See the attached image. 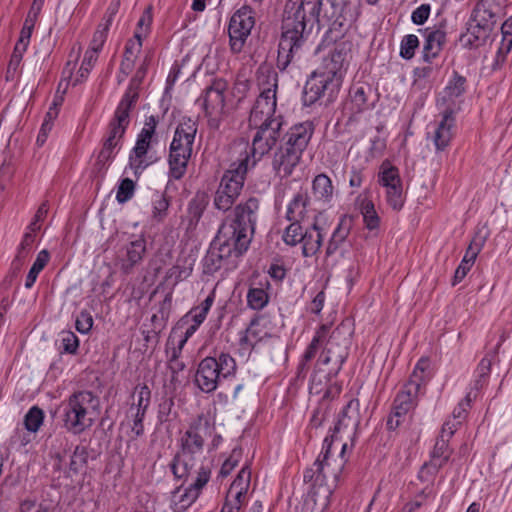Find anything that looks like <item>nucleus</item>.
I'll return each instance as SVG.
<instances>
[{
	"mask_svg": "<svg viewBox=\"0 0 512 512\" xmlns=\"http://www.w3.org/2000/svg\"><path fill=\"white\" fill-rule=\"evenodd\" d=\"M328 7L327 0L286 2L277 55V68L280 71L301 61L309 48L315 22L320 26V14Z\"/></svg>",
	"mask_w": 512,
	"mask_h": 512,
	"instance_id": "nucleus-1",
	"label": "nucleus"
},
{
	"mask_svg": "<svg viewBox=\"0 0 512 512\" xmlns=\"http://www.w3.org/2000/svg\"><path fill=\"white\" fill-rule=\"evenodd\" d=\"M215 431L209 416L201 413L193 418L187 430L179 439V450L175 454L170 468L177 479L186 480L203 453L205 439Z\"/></svg>",
	"mask_w": 512,
	"mask_h": 512,
	"instance_id": "nucleus-2",
	"label": "nucleus"
},
{
	"mask_svg": "<svg viewBox=\"0 0 512 512\" xmlns=\"http://www.w3.org/2000/svg\"><path fill=\"white\" fill-rule=\"evenodd\" d=\"M315 132V124L311 120L295 123L282 133L279 145L276 147L271 166L280 178L292 175L300 164L304 151L307 149Z\"/></svg>",
	"mask_w": 512,
	"mask_h": 512,
	"instance_id": "nucleus-3",
	"label": "nucleus"
},
{
	"mask_svg": "<svg viewBox=\"0 0 512 512\" xmlns=\"http://www.w3.org/2000/svg\"><path fill=\"white\" fill-rule=\"evenodd\" d=\"M353 332L351 323L343 321L326 337L311 376L312 384H321L322 377L328 382L338 376L348 358Z\"/></svg>",
	"mask_w": 512,
	"mask_h": 512,
	"instance_id": "nucleus-4",
	"label": "nucleus"
},
{
	"mask_svg": "<svg viewBox=\"0 0 512 512\" xmlns=\"http://www.w3.org/2000/svg\"><path fill=\"white\" fill-rule=\"evenodd\" d=\"M98 405L99 400L91 391L72 393L60 406L63 426L73 434H81L93 425L92 414Z\"/></svg>",
	"mask_w": 512,
	"mask_h": 512,
	"instance_id": "nucleus-5",
	"label": "nucleus"
},
{
	"mask_svg": "<svg viewBox=\"0 0 512 512\" xmlns=\"http://www.w3.org/2000/svg\"><path fill=\"white\" fill-rule=\"evenodd\" d=\"M237 372L236 360L227 352H214L206 356L197 366L195 385L206 394L213 393L222 380L234 377Z\"/></svg>",
	"mask_w": 512,
	"mask_h": 512,
	"instance_id": "nucleus-6",
	"label": "nucleus"
},
{
	"mask_svg": "<svg viewBox=\"0 0 512 512\" xmlns=\"http://www.w3.org/2000/svg\"><path fill=\"white\" fill-rule=\"evenodd\" d=\"M284 123L283 116L277 115L276 119L249 124L250 128L256 129V133L251 146L247 142L242 144L243 149L239 152V157L244 158L247 155L249 164L255 167L265 155L279 145Z\"/></svg>",
	"mask_w": 512,
	"mask_h": 512,
	"instance_id": "nucleus-7",
	"label": "nucleus"
},
{
	"mask_svg": "<svg viewBox=\"0 0 512 512\" xmlns=\"http://www.w3.org/2000/svg\"><path fill=\"white\" fill-rule=\"evenodd\" d=\"M254 168L249 164L247 155L233 161L229 168L223 173L220 183L214 195L213 204L217 210L226 212L235 204L241 194L250 169Z\"/></svg>",
	"mask_w": 512,
	"mask_h": 512,
	"instance_id": "nucleus-8",
	"label": "nucleus"
},
{
	"mask_svg": "<svg viewBox=\"0 0 512 512\" xmlns=\"http://www.w3.org/2000/svg\"><path fill=\"white\" fill-rule=\"evenodd\" d=\"M197 127L192 121L180 123L169 147V178L180 180L186 174Z\"/></svg>",
	"mask_w": 512,
	"mask_h": 512,
	"instance_id": "nucleus-9",
	"label": "nucleus"
},
{
	"mask_svg": "<svg viewBox=\"0 0 512 512\" xmlns=\"http://www.w3.org/2000/svg\"><path fill=\"white\" fill-rule=\"evenodd\" d=\"M129 104L119 103L116 107L113 117L108 123L106 133L102 139V148L98 153L95 168L100 172L107 169V163L111 161L114 156V150L120 149L122 141L131 122V109H128Z\"/></svg>",
	"mask_w": 512,
	"mask_h": 512,
	"instance_id": "nucleus-10",
	"label": "nucleus"
},
{
	"mask_svg": "<svg viewBox=\"0 0 512 512\" xmlns=\"http://www.w3.org/2000/svg\"><path fill=\"white\" fill-rule=\"evenodd\" d=\"M331 447L332 440H329V438L326 437L323 441V447L320 455L313 463L312 467L307 468L304 471L303 479L305 483H310L312 486H322L326 484L328 478H333L335 483L340 480L347 461L344 457L347 443L342 444L339 459H334L333 463L330 461Z\"/></svg>",
	"mask_w": 512,
	"mask_h": 512,
	"instance_id": "nucleus-11",
	"label": "nucleus"
},
{
	"mask_svg": "<svg viewBox=\"0 0 512 512\" xmlns=\"http://www.w3.org/2000/svg\"><path fill=\"white\" fill-rule=\"evenodd\" d=\"M343 79L329 71L317 68L307 79L304 86L303 103L312 106L317 102L330 104L337 97Z\"/></svg>",
	"mask_w": 512,
	"mask_h": 512,
	"instance_id": "nucleus-12",
	"label": "nucleus"
},
{
	"mask_svg": "<svg viewBox=\"0 0 512 512\" xmlns=\"http://www.w3.org/2000/svg\"><path fill=\"white\" fill-rule=\"evenodd\" d=\"M254 25L255 12L250 6L244 5L234 12L228 25L231 53L239 54L243 51Z\"/></svg>",
	"mask_w": 512,
	"mask_h": 512,
	"instance_id": "nucleus-13",
	"label": "nucleus"
},
{
	"mask_svg": "<svg viewBox=\"0 0 512 512\" xmlns=\"http://www.w3.org/2000/svg\"><path fill=\"white\" fill-rule=\"evenodd\" d=\"M260 211V200L255 196H251L245 201L237 204L231 216H227L223 221L230 224L237 230L254 236L255 227Z\"/></svg>",
	"mask_w": 512,
	"mask_h": 512,
	"instance_id": "nucleus-14",
	"label": "nucleus"
},
{
	"mask_svg": "<svg viewBox=\"0 0 512 512\" xmlns=\"http://www.w3.org/2000/svg\"><path fill=\"white\" fill-rule=\"evenodd\" d=\"M239 261L231 250L212 240L201 261L202 271L205 275H214L220 269L231 271L237 268Z\"/></svg>",
	"mask_w": 512,
	"mask_h": 512,
	"instance_id": "nucleus-15",
	"label": "nucleus"
},
{
	"mask_svg": "<svg viewBox=\"0 0 512 512\" xmlns=\"http://www.w3.org/2000/svg\"><path fill=\"white\" fill-rule=\"evenodd\" d=\"M252 238L250 234L242 232L241 229L237 230L230 222L223 221L213 240L231 250L232 254L240 260L247 252Z\"/></svg>",
	"mask_w": 512,
	"mask_h": 512,
	"instance_id": "nucleus-16",
	"label": "nucleus"
},
{
	"mask_svg": "<svg viewBox=\"0 0 512 512\" xmlns=\"http://www.w3.org/2000/svg\"><path fill=\"white\" fill-rule=\"evenodd\" d=\"M361 422L360 403L356 398L348 400L346 405L340 411L337 421L332 429V434L327 436L329 440H334L339 433H344L348 438H353Z\"/></svg>",
	"mask_w": 512,
	"mask_h": 512,
	"instance_id": "nucleus-17",
	"label": "nucleus"
},
{
	"mask_svg": "<svg viewBox=\"0 0 512 512\" xmlns=\"http://www.w3.org/2000/svg\"><path fill=\"white\" fill-rule=\"evenodd\" d=\"M377 100L378 95L369 83L356 82L349 89L347 107L353 114H361L373 109Z\"/></svg>",
	"mask_w": 512,
	"mask_h": 512,
	"instance_id": "nucleus-18",
	"label": "nucleus"
},
{
	"mask_svg": "<svg viewBox=\"0 0 512 512\" xmlns=\"http://www.w3.org/2000/svg\"><path fill=\"white\" fill-rule=\"evenodd\" d=\"M228 88V83L222 79H214L205 91L204 95L198 99L202 101L205 114L222 115L225 108L224 93Z\"/></svg>",
	"mask_w": 512,
	"mask_h": 512,
	"instance_id": "nucleus-19",
	"label": "nucleus"
},
{
	"mask_svg": "<svg viewBox=\"0 0 512 512\" xmlns=\"http://www.w3.org/2000/svg\"><path fill=\"white\" fill-rule=\"evenodd\" d=\"M453 449L449 447L448 439L438 436L433 450L431 451L430 460L425 462L420 470V479H424V474L434 476L448 462Z\"/></svg>",
	"mask_w": 512,
	"mask_h": 512,
	"instance_id": "nucleus-20",
	"label": "nucleus"
},
{
	"mask_svg": "<svg viewBox=\"0 0 512 512\" xmlns=\"http://www.w3.org/2000/svg\"><path fill=\"white\" fill-rule=\"evenodd\" d=\"M354 226V217L349 214H344L340 217L337 226L335 227L330 239L325 248V257L329 258L340 252L344 254V246L348 236Z\"/></svg>",
	"mask_w": 512,
	"mask_h": 512,
	"instance_id": "nucleus-21",
	"label": "nucleus"
},
{
	"mask_svg": "<svg viewBox=\"0 0 512 512\" xmlns=\"http://www.w3.org/2000/svg\"><path fill=\"white\" fill-rule=\"evenodd\" d=\"M352 43L350 41H342L334 46L333 50L325 57L318 67L322 70L329 71L343 79L345 66L347 65V57L351 52Z\"/></svg>",
	"mask_w": 512,
	"mask_h": 512,
	"instance_id": "nucleus-22",
	"label": "nucleus"
},
{
	"mask_svg": "<svg viewBox=\"0 0 512 512\" xmlns=\"http://www.w3.org/2000/svg\"><path fill=\"white\" fill-rule=\"evenodd\" d=\"M455 113L456 109L451 106H446L441 113L442 119L438 123L432 138L437 151H444L453 138V129L456 123Z\"/></svg>",
	"mask_w": 512,
	"mask_h": 512,
	"instance_id": "nucleus-23",
	"label": "nucleus"
},
{
	"mask_svg": "<svg viewBox=\"0 0 512 512\" xmlns=\"http://www.w3.org/2000/svg\"><path fill=\"white\" fill-rule=\"evenodd\" d=\"M340 392L341 386L336 384L326 389L317 406L312 411L309 422L310 428L318 429L322 426L324 421L331 415L333 411V399L338 397Z\"/></svg>",
	"mask_w": 512,
	"mask_h": 512,
	"instance_id": "nucleus-24",
	"label": "nucleus"
},
{
	"mask_svg": "<svg viewBox=\"0 0 512 512\" xmlns=\"http://www.w3.org/2000/svg\"><path fill=\"white\" fill-rule=\"evenodd\" d=\"M425 43L422 51V59L426 63H431L436 59L444 48L446 43V30L445 25L440 24L433 29H425Z\"/></svg>",
	"mask_w": 512,
	"mask_h": 512,
	"instance_id": "nucleus-25",
	"label": "nucleus"
},
{
	"mask_svg": "<svg viewBox=\"0 0 512 512\" xmlns=\"http://www.w3.org/2000/svg\"><path fill=\"white\" fill-rule=\"evenodd\" d=\"M492 30L489 24L473 21L470 18L467 31L460 35L459 41L465 48H477L486 42Z\"/></svg>",
	"mask_w": 512,
	"mask_h": 512,
	"instance_id": "nucleus-26",
	"label": "nucleus"
},
{
	"mask_svg": "<svg viewBox=\"0 0 512 512\" xmlns=\"http://www.w3.org/2000/svg\"><path fill=\"white\" fill-rule=\"evenodd\" d=\"M215 294L211 292L205 300H203L200 305L192 308L187 314L181 317L176 325L173 327L172 332L170 334V339L173 338L179 330H182L185 326H187L191 322H195L198 324H202L206 319V316L214 302Z\"/></svg>",
	"mask_w": 512,
	"mask_h": 512,
	"instance_id": "nucleus-27",
	"label": "nucleus"
},
{
	"mask_svg": "<svg viewBox=\"0 0 512 512\" xmlns=\"http://www.w3.org/2000/svg\"><path fill=\"white\" fill-rule=\"evenodd\" d=\"M215 294L211 292L205 300H203L200 305L192 308L187 314L181 317L176 325L173 327L172 332L170 334V339L173 338L179 330H182L185 326H187L191 322H195L198 324H202L206 319V316L214 302Z\"/></svg>",
	"mask_w": 512,
	"mask_h": 512,
	"instance_id": "nucleus-28",
	"label": "nucleus"
},
{
	"mask_svg": "<svg viewBox=\"0 0 512 512\" xmlns=\"http://www.w3.org/2000/svg\"><path fill=\"white\" fill-rule=\"evenodd\" d=\"M276 105V96H269L260 93L251 109L248 119L249 124H257V122L260 121L265 122V120L269 121L270 119H276Z\"/></svg>",
	"mask_w": 512,
	"mask_h": 512,
	"instance_id": "nucleus-29",
	"label": "nucleus"
},
{
	"mask_svg": "<svg viewBox=\"0 0 512 512\" xmlns=\"http://www.w3.org/2000/svg\"><path fill=\"white\" fill-rule=\"evenodd\" d=\"M151 143L149 140L137 137L136 144L129 154V166L137 177L154 162L153 160H147Z\"/></svg>",
	"mask_w": 512,
	"mask_h": 512,
	"instance_id": "nucleus-30",
	"label": "nucleus"
},
{
	"mask_svg": "<svg viewBox=\"0 0 512 512\" xmlns=\"http://www.w3.org/2000/svg\"><path fill=\"white\" fill-rule=\"evenodd\" d=\"M211 470L208 467L201 466L197 472V477L191 483L179 498V504L182 509L191 506L199 497L201 489L208 483Z\"/></svg>",
	"mask_w": 512,
	"mask_h": 512,
	"instance_id": "nucleus-31",
	"label": "nucleus"
},
{
	"mask_svg": "<svg viewBox=\"0 0 512 512\" xmlns=\"http://www.w3.org/2000/svg\"><path fill=\"white\" fill-rule=\"evenodd\" d=\"M300 244L302 245L301 249L304 257L315 256L320 251L323 244V234L321 227L316 221L305 227Z\"/></svg>",
	"mask_w": 512,
	"mask_h": 512,
	"instance_id": "nucleus-32",
	"label": "nucleus"
},
{
	"mask_svg": "<svg viewBox=\"0 0 512 512\" xmlns=\"http://www.w3.org/2000/svg\"><path fill=\"white\" fill-rule=\"evenodd\" d=\"M256 80L261 94L276 96L278 88V74L272 65L262 63L256 71Z\"/></svg>",
	"mask_w": 512,
	"mask_h": 512,
	"instance_id": "nucleus-33",
	"label": "nucleus"
},
{
	"mask_svg": "<svg viewBox=\"0 0 512 512\" xmlns=\"http://www.w3.org/2000/svg\"><path fill=\"white\" fill-rule=\"evenodd\" d=\"M499 10L496 0H479L471 13V20L487 23L493 29Z\"/></svg>",
	"mask_w": 512,
	"mask_h": 512,
	"instance_id": "nucleus-34",
	"label": "nucleus"
},
{
	"mask_svg": "<svg viewBox=\"0 0 512 512\" xmlns=\"http://www.w3.org/2000/svg\"><path fill=\"white\" fill-rule=\"evenodd\" d=\"M467 79L465 76L453 71L452 77L449 79L446 87L443 90V97L441 101L447 103L446 106L456 108L455 99L463 96L466 92Z\"/></svg>",
	"mask_w": 512,
	"mask_h": 512,
	"instance_id": "nucleus-35",
	"label": "nucleus"
},
{
	"mask_svg": "<svg viewBox=\"0 0 512 512\" xmlns=\"http://www.w3.org/2000/svg\"><path fill=\"white\" fill-rule=\"evenodd\" d=\"M252 284L247 293V305L253 310L260 311L265 308L269 302L267 290L270 288V282L267 277L260 279L258 283Z\"/></svg>",
	"mask_w": 512,
	"mask_h": 512,
	"instance_id": "nucleus-36",
	"label": "nucleus"
},
{
	"mask_svg": "<svg viewBox=\"0 0 512 512\" xmlns=\"http://www.w3.org/2000/svg\"><path fill=\"white\" fill-rule=\"evenodd\" d=\"M147 61L145 58L135 75L130 80L129 86L119 103L129 104L128 109L133 110L139 99V88L147 72Z\"/></svg>",
	"mask_w": 512,
	"mask_h": 512,
	"instance_id": "nucleus-37",
	"label": "nucleus"
},
{
	"mask_svg": "<svg viewBox=\"0 0 512 512\" xmlns=\"http://www.w3.org/2000/svg\"><path fill=\"white\" fill-rule=\"evenodd\" d=\"M146 252V240L143 236H139L137 239L131 241L126 247V261L122 264V271L125 274H129L132 268L139 264Z\"/></svg>",
	"mask_w": 512,
	"mask_h": 512,
	"instance_id": "nucleus-38",
	"label": "nucleus"
},
{
	"mask_svg": "<svg viewBox=\"0 0 512 512\" xmlns=\"http://www.w3.org/2000/svg\"><path fill=\"white\" fill-rule=\"evenodd\" d=\"M207 204L208 202L205 196H196L189 201L186 215V230L188 232H192L196 229L207 207Z\"/></svg>",
	"mask_w": 512,
	"mask_h": 512,
	"instance_id": "nucleus-39",
	"label": "nucleus"
},
{
	"mask_svg": "<svg viewBox=\"0 0 512 512\" xmlns=\"http://www.w3.org/2000/svg\"><path fill=\"white\" fill-rule=\"evenodd\" d=\"M417 395L418 393L402 387L393 401L392 410L395 411V416L406 417L408 412L415 407Z\"/></svg>",
	"mask_w": 512,
	"mask_h": 512,
	"instance_id": "nucleus-40",
	"label": "nucleus"
},
{
	"mask_svg": "<svg viewBox=\"0 0 512 512\" xmlns=\"http://www.w3.org/2000/svg\"><path fill=\"white\" fill-rule=\"evenodd\" d=\"M308 203V195L303 192H298L287 207L286 219L289 221H303L306 216Z\"/></svg>",
	"mask_w": 512,
	"mask_h": 512,
	"instance_id": "nucleus-41",
	"label": "nucleus"
},
{
	"mask_svg": "<svg viewBox=\"0 0 512 512\" xmlns=\"http://www.w3.org/2000/svg\"><path fill=\"white\" fill-rule=\"evenodd\" d=\"M312 191L317 199L330 202L334 194L332 180L324 173L316 175L312 181Z\"/></svg>",
	"mask_w": 512,
	"mask_h": 512,
	"instance_id": "nucleus-42",
	"label": "nucleus"
},
{
	"mask_svg": "<svg viewBox=\"0 0 512 512\" xmlns=\"http://www.w3.org/2000/svg\"><path fill=\"white\" fill-rule=\"evenodd\" d=\"M378 176L379 183L385 188L402 185L399 169L396 166H393L387 159L380 165Z\"/></svg>",
	"mask_w": 512,
	"mask_h": 512,
	"instance_id": "nucleus-43",
	"label": "nucleus"
},
{
	"mask_svg": "<svg viewBox=\"0 0 512 512\" xmlns=\"http://www.w3.org/2000/svg\"><path fill=\"white\" fill-rule=\"evenodd\" d=\"M142 43L136 42L134 39H129L125 45L123 59L120 64V72L124 76H128L132 71L136 59V55L140 52Z\"/></svg>",
	"mask_w": 512,
	"mask_h": 512,
	"instance_id": "nucleus-44",
	"label": "nucleus"
},
{
	"mask_svg": "<svg viewBox=\"0 0 512 512\" xmlns=\"http://www.w3.org/2000/svg\"><path fill=\"white\" fill-rule=\"evenodd\" d=\"M259 325V317L251 319L248 327L241 333L239 345L243 350H252L261 339L260 331L256 328Z\"/></svg>",
	"mask_w": 512,
	"mask_h": 512,
	"instance_id": "nucleus-45",
	"label": "nucleus"
},
{
	"mask_svg": "<svg viewBox=\"0 0 512 512\" xmlns=\"http://www.w3.org/2000/svg\"><path fill=\"white\" fill-rule=\"evenodd\" d=\"M329 330L330 326L326 324L321 325L317 329L314 337L312 338L310 344L307 346L302 356L303 360L310 362L312 359L315 358L319 349L323 346V343L326 340V336H328Z\"/></svg>",
	"mask_w": 512,
	"mask_h": 512,
	"instance_id": "nucleus-46",
	"label": "nucleus"
},
{
	"mask_svg": "<svg viewBox=\"0 0 512 512\" xmlns=\"http://www.w3.org/2000/svg\"><path fill=\"white\" fill-rule=\"evenodd\" d=\"M171 198L165 193L155 192L152 201V219L157 223H162L167 215Z\"/></svg>",
	"mask_w": 512,
	"mask_h": 512,
	"instance_id": "nucleus-47",
	"label": "nucleus"
},
{
	"mask_svg": "<svg viewBox=\"0 0 512 512\" xmlns=\"http://www.w3.org/2000/svg\"><path fill=\"white\" fill-rule=\"evenodd\" d=\"M502 39L497 50V60L504 61L512 49V15L501 26Z\"/></svg>",
	"mask_w": 512,
	"mask_h": 512,
	"instance_id": "nucleus-48",
	"label": "nucleus"
},
{
	"mask_svg": "<svg viewBox=\"0 0 512 512\" xmlns=\"http://www.w3.org/2000/svg\"><path fill=\"white\" fill-rule=\"evenodd\" d=\"M44 2L45 0H33L30 10L24 21L22 30L20 32V35L23 36V38H31L35 23L38 19L39 14L41 13Z\"/></svg>",
	"mask_w": 512,
	"mask_h": 512,
	"instance_id": "nucleus-49",
	"label": "nucleus"
},
{
	"mask_svg": "<svg viewBox=\"0 0 512 512\" xmlns=\"http://www.w3.org/2000/svg\"><path fill=\"white\" fill-rule=\"evenodd\" d=\"M49 259L50 254L47 250L44 249L38 253L36 260L34 261L26 277L25 287L27 289H30L34 285L39 273L45 268L49 262Z\"/></svg>",
	"mask_w": 512,
	"mask_h": 512,
	"instance_id": "nucleus-50",
	"label": "nucleus"
},
{
	"mask_svg": "<svg viewBox=\"0 0 512 512\" xmlns=\"http://www.w3.org/2000/svg\"><path fill=\"white\" fill-rule=\"evenodd\" d=\"M29 42H30V39L23 38V36L20 35L19 40L17 41V43L14 47L13 53L11 55V58H10V61L8 64L7 73H6L7 80L9 79L10 73L11 72L14 73L17 70V68L19 67V65L22 61V58H23V54L26 51V49L29 45Z\"/></svg>",
	"mask_w": 512,
	"mask_h": 512,
	"instance_id": "nucleus-51",
	"label": "nucleus"
},
{
	"mask_svg": "<svg viewBox=\"0 0 512 512\" xmlns=\"http://www.w3.org/2000/svg\"><path fill=\"white\" fill-rule=\"evenodd\" d=\"M291 223L285 228L282 240L283 242L291 247H294L301 243L303 238V232H305V228L301 225L299 221H290Z\"/></svg>",
	"mask_w": 512,
	"mask_h": 512,
	"instance_id": "nucleus-52",
	"label": "nucleus"
},
{
	"mask_svg": "<svg viewBox=\"0 0 512 512\" xmlns=\"http://www.w3.org/2000/svg\"><path fill=\"white\" fill-rule=\"evenodd\" d=\"M152 20V8L149 6L144 10L137 22V27L135 29L133 38L136 42L142 43L143 39L146 38L150 33Z\"/></svg>",
	"mask_w": 512,
	"mask_h": 512,
	"instance_id": "nucleus-53",
	"label": "nucleus"
},
{
	"mask_svg": "<svg viewBox=\"0 0 512 512\" xmlns=\"http://www.w3.org/2000/svg\"><path fill=\"white\" fill-rule=\"evenodd\" d=\"M361 213L363 215L365 227L368 230H374L379 227L380 218L375 210V206L372 201L365 200L362 202Z\"/></svg>",
	"mask_w": 512,
	"mask_h": 512,
	"instance_id": "nucleus-54",
	"label": "nucleus"
},
{
	"mask_svg": "<svg viewBox=\"0 0 512 512\" xmlns=\"http://www.w3.org/2000/svg\"><path fill=\"white\" fill-rule=\"evenodd\" d=\"M44 421V412L38 406L31 407L24 416V426L29 432H37Z\"/></svg>",
	"mask_w": 512,
	"mask_h": 512,
	"instance_id": "nucleus-55",
	"label": "nucleus"
},
{
	"mask_svg": "<svg viewBox=\"0 0 512 512\" xmlns=\"http://www.w3.org/2000/svg\"><path fill=\"white\" fill-rule=\"evenodd\" d=\"M344 9H340L337 13H333V9L330 7L325 8L324 13L322 15L323 18H326L328 21H331L329 27L334 31H338L341 35L345 36L347 27H346V18L342 15Z\"/></svg>",
	"mask_w": 512,
	"mask_h": 512,
	"instance_id": "nucleus-56",
	"label": "nucleus"
},
{
	"mask_svg": "<svg viewBox=\"0 0 512 512\" xmlns=\"http://www.w3.org/2000/svg\"><path fill=\"white\" fill-rule=\"evenodd\" d=\"M145 415H146L145 413L139 412V409H137V411L130 410V409L127 411V415H126L127 424L131 428V431L134 434V438H139V437L143 436V434H144Z\"/></svg>",
	"mask_w": 512,
	"mask_h": 512,
	"instance_id": "nucleus-57",
	"label": "nucleus"
},
{
	"mask_svg": "<svg viewBox=\"0 0 512 512\" xmlns=\"http://www.w3.org/2000/svg\"><path fill=\"white\" fill-rule=\"evenodd\" d=\"M88 462V450L85 446L78 445L75 447L71 456L69 469L77 474L84 469Z\"/></svg>",
	"mask_w": 512,
	"mask_h": 512,
	"instance_id": "nucleus-58",
	"label": "nucleus"
},
{
	"mask_svg": "<svg viewBox=\"0 0 512 512\" xmlns=\"http://www.w3.org/2000/svg\"><path fill=\"white\" fill-rule=\"evenodd\" d=\"M135 392L138 393L137 403H133L129 409L134 411H137V409H139V412H143L146 414L147 409L150 405L151 390L146 384H142L137 385L135 387Z\"/></svg>",
	"mask_w": 512,
	"mask_h": 512,
	"instance_id": "nucleus-59",
	"label": "nucleus"
},
{
	"mask_svg": "<svg viewBox=\"0 0 512 512\" xmlns=\"http://www.w3.org/2000/svg\"><path fill=\"white\" fill-rule=\"evenodd\" d=\"M419 47V39L414 34L404 36L400 43V56L405 60L414 57L416 49Z\"/></svg>",
	"mask_w": 512,
	"mask_h": 512,
	"instance_id": "nucleus-60",
	"label": "nucleus"
},
{
	"mask_svg": "<svg viewBox=\"0 0 512 512\" xmlns=\"http://www.w3.org/2000/svg\"><path fill=\"white\" fill-rule=\"evenodd\" d=\"M492 358L493 355H486L478 364L476 368L477 379L474 382V388L476 390H479L483 387L487 377L489 376L491 371Z\"/></svg>",
	"mask_w": 512,
	"mask_h": 512,
	"instance_id": "nucleus-61",
	"label": "nucleus"
},
{
	"mask_svg": "<svg viewBox=\"0 0 512 512\" xmlns=\"http://www.w3.org/2000/svg\"><path fill=\"white\" fill-rule=\"evenodd\" d=\"M386 200L393 210H401L404 205L403 186L398 185L386 188Z\"/></svg>",
	"mask_w": 512,
	"mask_h": 512,
	"instance_id": "nucleus-62",
	"label": "nucleus"
},
{
	"mask_svg": "<svg viewBox=\"0 0 512 512\" xmlns=\"http://www.w3.org/2000/svg\"><path fill=\"white\" fill-rule=\"evenodd\" d=\"M484 242L485 238L475 236L470 242L468 248L466 249L462 262L470 266H473L479 252L481 251L484 245Z\"/></svg>",
	"mask_w": 512,
	"mask_h": 512,
	"instance_id": "nucleus-63",
	"label": "nucleus"
},
{
	"mask_svg": "<svg viewBox=\"0 0 512 512\" xmlns=\"http://www.w3.org/2000/svg\"><path fill=\"white\" fill-rule=\"evenodd\" d=\"M135 192V183L130 178H124L120 181L117 189L116 200L123 204L129 201Z\"/></svg>",
	"mask_w": 512,
	"mask_h": 512,
	"instance_id": "nucleus-64",
	"label": "nucleus"
}]
</instances>
